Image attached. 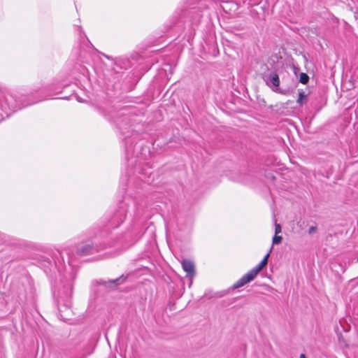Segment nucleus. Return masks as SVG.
Here are the masks:
<instances>
[{
	"label": "nucleus",
	"instance_id": "obj_18",
	"mask_svg": "<svg viewBox=\"0 0 358 358\" xmlns=\"http://www.w3.org/2000/svg\"><path fill=\"white\" fill-rule=\"evenodd\" d=\"M281 232V226L279 224H275V234H278Z\"/></svg>",
	"mask_w": 358,
	"mask_h": 358
},
{
	"label": "nucleus",
	"instance_id": "obj_3",
	"mask_svg": "<svg viewBox=\"0 0 358 358\" xmlns=\"http://www.w3.org/2000/svg\"><path fill=\"white\" fill-rule=\"evenodd\" d=\"M106 247V243L101 244L99 246L97 245L96 241L87 242L79 246L77 249V252L80 256H86L92 255L99 252L101 249Z\"/></svg>",
	"mask_w": 358,
	"mask_h": 358
},
{
	"label": "nucleus",
	"instance_id": "obj_15",
	"mask_svg": "<svg viewBox=\"0 0 358 358\" xmlns=\"http://www.w3.org/2000/svg\"><path fill=\"white\" fill-rule=\"evenodd\" d=\"M127 278V276L122 275L120 278H116L115 280H110L109 282L111 284H114L115 286H117L118 285L123 283L126 280Z\"/></svg>",
	"mask_w": 358,
	"mask_h": 358
},
{
	"label": "nucleus",
	"instance_id": "obj_12",
	"mask_svg": "<svg viewBox=\"0 0 358 358\" xmlns=\"http://www.w3.org/2000/svg\"><path fill=\"white\" fill-rule=\"evenodd\" d=\"M191 14H192L191 11H189V10H183L180 8H177L173 14V17L180 19V18L185 17L186 16L189 15Z\"/></svg>",
	"mask_w": 358,
	"mask_h": 358
},
{
	"label": "nucleus",
	"instance_id": "obj_7",
	"mask_svg": "<svg viewBox=\"0 0 358 358\" xmlns=\"http://www.w3.org/2000/svg\"><path fill=\"white\" fill-rule=\"evenodd\" d=\"M255 275L251 271H249L233 285V287L235 289L244 286L245 284L253 280L255 278Z\"/></svg>",
	"mask_w": 358,
	"mask_h": 358
},
{
	"label": "nucleus",
	"instance_id": "obj_10",
	"mask_svg": "<svg viewBox=\"0 0 358 358\" xmlns=\"http://www.w3.org/2000/svg\"><path fill=\"white\" fill-rule=\"evenodd\" d=\"M268 257L269 253L265 255L264 259L261 261V262L259 264H257L255 267L250 270L255 275V276H257V274L260 272V271L267 264Z\"/></svg>",
	"mask_w": 358,
	"mask_h": 358
},
{
	"label": "nucleus",
	"instance_id": "obj_6",
	"mask_svg": "<svg viewBox=\"0 0 358 358\" xmlns=\"http://www.w3.org/2000/svg\"><path fill=\"white\" fill-rule=\"evenodd\" d=\"M224 3L222 6L224 10L236 11L241 3H245V0H221Z\"/></svg>",
	"mask_w": 358,
	"mask_h": 358
},
{
	"label": "nucleus",
	"instance_id": "obj_1",
	"mask_svg": "<svg viewBox=\"0 0 358 358\" xmlns=\"http://www.w3.org/2000/svg\"><path fill=\"white\" fill-rule=\"evenodd\" d=\"M43 91L44 90H34L38 96L33 98L32 100H30V97H34V92L22 95L20 100H17L15 96L9 90H0V122L4 119V117H8L12 113L19 109L44 100L45 97L39 96Z\"/></svg>",
	"mask_w": 358,
	"mask_h": 358
},
{
	"label": "nucleus",
	"instance_id": "obj_16",
	"mask_svg": "<svg viewBox=\"0 0 358 358\" xmlns=\"http://www.w3.org/2000/svg\"><path fill=\"white\" fill-rule=\"evenodd\" d=\"M299 80L302 84H307L309 80V76L305 73H301Z\"/></svg>",
	"mask_w": 358,
	"mask_h": 358
},
{
	"label": "nucleus",
	"instance_id": "obj_5",
	"mask_svg": "<svg viewBox=\"0 0 358 358\" xmlns=\"http://www.w3.org/2000/svg\"><path fill=\"white\" fill-rule=\"evenodd\" d=\"M182 268L184 271L186 272V278L189 279V285L190 287L192 283V278L195 275V266L194 264L192 261L189 259H183L181 262Z\"/></svg>",
	"mask_w": 358,
	"mask_h": 358
},
{
	"label": "nucleus",
	"instance_id": "obj_21",
	"mask_svg": "<svg viewBox=\"0 0 358 358\" xmlns=\"http://www.w3.org/2000/svg\"><path fill=\"white\" fill-rule=\"evenodd\" d=\"M299 358H307L304 354H301Z\"/></svg>",
	"mask_w": 358,
	"mask_h": 358
},
{
	"label": "nucleus",
	"instance_id": "obj_14",
	"mask_svg": "<svg viewBox=\"0 0 358 358\" xmlns=\"http://www.w3.org/2000/svg\"><path fill=\"white\" fill-rule=\"evenodd\" d=\"M307 96L303 90L299 91V98L296 101L297 103L302 106L306 101Z\"/></svg>",
	"mask_w": 358,
	"mask_h": 358
},
{
	"label": "nucleus",
	"instance_id": "obj_20",
	"mask_svg": "<svg viewBox=\"0 0 358 358\" xmlns=\"http://www.w3.org/2000/svg\"><path fill=\"white\" fill-rule=\"evenodd\" d=\"M68 266H69V269L71 270V262H70L69 258H68Z\"/></svg>",
	"mask_w": 358,
	"mask_h": 358
},
{
	"label": "nucleus",
	"instance_id": "obj_17",
	"mask_svg": "<svg viewBox=\"0 0 358 358\" xmlns=\"http://www.w3.org/2000/svg\"><path fill=\"white\" fill-rule=\"evenodd\" d=\"M282 236H278V234H275L273 238V244H280L282 242Z\"/></svg>",
	"mask_w": 358,
	"mask_h": 358
},
{
	"label": "nucleus",
	"instance_id": "obj_13",
	"mask_svg": "<svg viewBox=\"0 0 358 358\" xmlns=\"http://www.w3.org/2000/svg\"><path fill=\"white\" fill-rule=\"evenodd\" d=\"M59 296L61 298H64L65 300H68L71 298L72 294V286L71 285H69L67 287L65 288L63 293L59 292Z\"/></svg>",
	"mask_w": 358,
	"mask_h": 358
},
{
	"label": "nucleus",
	"instance_id": "obj_11",
	"mask_svg": "<svg viewBox=\"0 0 358 358\" xmlns=\"http://www.w3.org/2000/svg\"><path fill=\"white\" fill-rule=\"evenodd\" d=\"M268 257L269 253L265 255L264 259L261 261V262L259 264H257L255 267L250 270L255 275V276H257V274L260 272V271L267 264Z\"/></svg>",
	"mask_w": 358,
	"mask_h": 358
},
{
	"label": "nucleus",
	"instance_id": "obj_4",
	"mask_svg": "<svg viewBox=\"0 0 358 358\" xmlns=\"http://www.w3.org/2000/svg\"><path fill=\"white\" fill-rule=\"evenodd\" d=\"M266 85L269 87L272 91L275 92H280V78L278 73L275 71H271L268 73H265L264 77Z\"/></svg>",
	"mask_w": 358,
	"mask_h": 358
},
{
	"label": "nucleus",
	"instance_id": "obj_22",
	"mask_svg": "<svg viewBox=\"0 0 358 358\" xmlns=\"http://www.w3.org/2000/svg\"><path fill=\"white\" fill-rule=\"evenodd\" d=\"M102 55H103L105 57H106L107 59H110V57L108 56H107L106 54H102Z\"/></svg>",
	"mask_w": 358,
	"mask_h": 358
},
{
	"label": "nucleus",
	"instance_id": "obj_8",
	"mask_svg": "<svg viewBox=\"0 0 358 358\" xmlns=\"http://www.w3.org/2000/svg\"><path fill=\"white\" fill-rule=\"evenodd\" d=\"M255 275L251 271H249L233 285V287L235 289L244 286L245 284L253 280L255 278Z\"/></svg>",
	"mask_w": 358,
	"mask_h": 358
},
{
	"label": "nucleus",
	"instance_id": "obj_2",
	"mask_svg": "<svg viewBox=\"0 0 358 358\" xmlns=\"http://www.w3.org/2000/svg\"><path fill=\"white\" fill-rule=\"evenodd\" d=\"M136 203L134 201L131 200L129 202L123 201L118 209L114 213L111 218L108 221L101 231V236H104L108 234L110 229L117 228L125 220L127 215L135 214L136 213Z\"/></svg>",
	"mask_w": 358,
	"mask_h": 358
},
{
	"label": "nucleus",
	"instance_id": "obj_9",
	"mask_svg": "<svg viewBox=\"0 0 358 358\" xmlns=\"http://www.w3.org/2000/svg\"><path fill=\"white\" fill-rule=\"evenodd\" d=\"M58 254H59L60 258L62 259V262L64 264H62V262L59 259V258L57 257V260L55 261V267L57 268V269L60 275H65L64 273H63V270L64 271L67 270V266L64 263L63 254L59 251H58Z\"/></svg>",
	"mask_w": 358,
	"mask_h": 358
},
{
	"label": "nucleus",
	"instance_id": "obj_19",
	"mask_svg": "<svg viewBox=\"0 0 358 358\" xmlns=\"http://www.w3.org/2000/svg\"><path fill=\"white\" fill-rule=\"evenodd\" d=\"M317 231V227H314V226H312L309 228L308 229V234H313V233H315V231Z\"/></svg>",
	"mask_w": 358,
	"mask_h": 358
},
{
	"label": "nucleus",
	"instance_id": "obj_23",
	"mask_svg": "<svg viewBox=\"0 0 358 358\" xmlns=\"http://www.w3.org/2000/svg\"><path fill=\"white\" fill-rule=\"evenodd\" d=\"M357 262H358V258H357Z\"/></svg>",
	"mask_w": 358,
	"mask_h": 358
}]
</instances>
